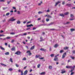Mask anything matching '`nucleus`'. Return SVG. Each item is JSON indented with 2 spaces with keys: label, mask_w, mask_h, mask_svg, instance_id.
Masks as SVG:
<instances>
[{
  "label": "nucleus",
  "mask_w": 75,
  "mask_h": 75,
  "mask_svg": "<svg viewBox=\"0 0 75 75\" xmlns=\"http://www.w3.org/2000/svg\"><path fill=\"white\" fill-rule=\"evenodd\" d=\"M66 55H67V53L65 52L64 53H63V54L62 55V59H64Z\"/></svg>",
  "instance_id": "obj_1"
},
{
  "label": "nucleus",
  "mask_w": 75,
  "mask_h": 75,
  "mask_svg": "<svg viewBox=\"0 0 75 75\" xmlns=\"http://www.w3.org/2000/svg\"><path fill=\"white\" fill-rule=\"evenodd\" d=\"M9 20V21H15V20H16V19H14V17H12L10 18Z\"/></svg>",
  "instance_id": "obj_2"
},
{
  "label": "nucleus",
  "mask_w": 75,
  "mask_h": 75,
  "mask_svg": "<svg viewBox=\"0 0 75 75\" xmlns=\"http://www.w3.org/2000/svg\"><path fill=\"white\" fill-rule=\"evenodd\" d=\"M45 17H47V18H52V16H50L49 15H46L45 16Z\"/></svg>",
  "instance_id": "obj_3"
},
{
  "label": "nucleus",
  "mask_w": 75,
  "mask_h": 75,
  "mask_svg": "<svg viewBox=\"0 0 75 75\" xmlns=\"http://www.w3.org/2000/svg\"><path fill=\"white\" fill-rule=\"evenodd\" d=\"M66 68H67L68 69H72V66H67L66 67Z\"/></svg>",
  "instance_id": "obj_4"
},
{
  "label": "nucleus",
  "mask_w": 75,
  "mask_h": 75,
  "mask_svg": "<svg viewBox=\"0 0 75 75\" xmlns=\"http://www.w3.org/2000/svg\"><path fill=\"white\" fill-rule=\"evenodd\" d=\"M60 3L61 1H58L56 3V4L54 5V6H55V7L57 6Z\"/></svg>",
  "instance_id": "obj_5"
},
{
  "label": "nucleus",
  "mask_w": 75,
  "mask_h": 75,
  "mask_svg": "<svg viewBox=\"0 0 75 75\" xmlns=\"http://www.w3.org/2000/svg\"><path fill=\"white\" fill-rule=\"evenodd\" d=\"M30 50H28L27 52V53H28L29 54V56H30V55H31V52H30Z\"/></svg>",
  "instance_id": "obj_6"
},
{
  "label": "nucleus",
  "mask_w": 75,
  "mask_h": 75,
  "mask_svg": "<svg viewBox=\"0 0 75 75\" xmlns=\"http://www.w3.org/2000/svg\"><path fill=\"white\" fill-rule=\"evenodd\" d=\"M20 54H21V52L19 51H17L15 53V54H16V55H20Z\"/></svg>",
  "instance_id": "obj_7"
},
{
  "label": "nucleus",
  "mask_w": 75,
  "mask_h": 75,
  "mask_svg": "<svg viewBox=\"0 0 75 75\" xmlns=\"http://www.w3.org/2000/svg\"><path fill=\"white\" fill-rule=\"evenodd\" d=\"M27 73H28V71L26 70L24 71L23 73V75H26L27 74Z\"/></svg>",
  "instance_id": "obj_8"
},
{
  "label": "nucleus",
  "mask_w": 75,
  "mask_h": 75,
  "mask_svg": "<svg viewBox=\"0 0 75 75\" xmlns=\"http://www.w3.org/2000/svg\"><path fill=\"white\" fill-rule=\"evenodd\" d=\"M62 72H61V74H64V73H65L66 72V71H64V70H62Z\"/></svg>",
  "instance_id": "obj_9"
},
{
  "label": "nucleus",
  "mask_w": 75,
  "mask_h": 75,
  "mask_svg": "<svg viewBox=\"0 0 75 75\" xmlns=\"http://www.w3.org/2000/svg\"><path fill=\"white\" fill-rule=\"evenodd\" d=\"M11 51H16V47H13L11 48Z\"/></svg>",
  "instance_id": "obj_10"
},
{
  "label": "nucleus",
  "mask_w": 75,
  "mask_h": 75,
  "mask_svg": "<svg viewBox=\"0 0 75 75\" xmlns=\"http://www.w3.org/2000/svg\"><path fill=\"white\" fill-rule=\"evenodd\" d=\"M34 48H35V46L34 45L30 48V50H34Z\"/></svg>",
  "instance_id": "obj_11"
},
{
  "label": "nucleus",
  "mask_w": 75,
  "mask_h": 75,
  "mask_svg": "<svg viewBox=\"0 0 75 75\" xmlns=\"http://www.w3.org/2000/svg\"><path fill=\"white\" fill-rule=\"evenodd\" d=\"M27 35V33H23L22 34H21V36H23V35Z\"/></svg>",
  "instance_id": "obj_12"
},
{
  "label": "nucleus",
  "mask_w": 75,
  "mask_h": 75,
  "mask_svg": "<svg viewBox=\"0 0 75 75\" xmlns=\"http://www.w3.org/2000/svg\"><path fill=\"white\" fill-rule=\"evenodd\" d=\"M31 26H33V25H32V24H31L30 25H27V27H31Z\"/></svg>",
  "instance_id": "obj_13"
},
{
  "label": "nucleus",
  "mask_w": 75,
  "mask_h": 75,
  "mask_svg": "<svg viewBox=\"0 0 75 75\" xmlns=\"http://www.w3.org/2000/svg\"><path fill=\"white\" fill-rule=\"evenodd\" d=\"M66 6L68 7H71L72 6L71 4H67Z\"/></svg>",
  "instance_id": "obj_14"
},
{
  "label": "nucleus",
  "mask_w": 75,
  "mask_h": 75,
  "mask_svg": "<svg viewBox=\"0 0 75 75\" xmlns=\"http://www.w3.org/2000/svg\"><path fill=\"white\" fill-rule=\"evenodd\" d=\"M69 48V47H64V50H68Z\"/></svg>",
  "instance_id": "obj_15"
},
{
  "label": "nucleus",
  "mask_w": 75,
  "mask_h": 75,
  "mask_svg": "<svg viewBox=\"0 0 75 75\" xmlns=\"http://www.w3.org/2000/svg\"><path fill=\"white\" fill-rule=\"evenodd\" d=\"M1 65H2V66H3L4 67H7V65H5L4 64H3L1 63Z\"/></svg>",
  "instance_id": "obj_16"
},
{
  "label": "nucleus",
  "mask_w": 75,
  "mask_h": 75,
  "mask_svg": "<svg viewBox=\"0 0 75 75\" xmlns=\"http://www.w3.org/2000/svg\"><path fill=\"white\" fill-rule=\"evenodd\" d=\"M70 17L71 18H74V15L72 14H70Z\"/></svg>",
  "instance_id": "obj_17"
},
{
  "label": "nucleus",
  "mask_w": 75,
  "mask_h": 75,
  "mask_svg": "<svg viewBox=\"0 0 75 75\" xmlns=\"http://www.w3.org/2000/svg\"><path fill=\"white\" fill-rule=\"evenodd\" d=\"M0 49H1V50H5V49L4 48H3V47H2V46H0Z\"/></svg>",
  "instance_id": "obj_18"
},
{
  "label": "nucleus",
  "mask_w": 75,
  "mask_h": 75,
  "mask_svg": "<svg viewBox=\"0 0 75 75\" xmlns=\"http://www.w3.org/2000/svg\"><path fill=\"white\" fill-rule=\"evenodd\" d=\"M54 61H57V60H58V57H56V58H54Z\"/></svg>",
  "instance_id": "obj_19"
},
{
  "label": "nucleus",
  "mask_w": 75,
  "mask_h": 75,
  "mask_svg": "<svg viewBox=\"0 0 75 75\" xmlns=\"http://www.w3.org/2000/svg\"><path fill=\"white\" fill-rule=\"evenodd\" d=\"M5 54L6 55H9V52H6L5 53Z\"/></svg>",
  "instance_id": "obj_20"
},
{
  "label": "nucleus",
  "mask_w": 75,
  "mask_h": 75,
  "mask_svg": "<svg viewBox=\"0 0 75 75\" xmlns=\"http://www.w3.org/2000/svg\"><path fill=\"white\" fill-rule=\"evenodd\" d=\"M40 75H45V72H43L41 73H40Z\"/></svg>",
  "instance_id": "obj_21"
},
{
  "label": "nucleus",
  "mask_w": 75,
  "mask_h": 75,
  "mask_svg": "<svg viewBox=\"0 0 75 75\" xmlns=\"http://www.w3.org/2000/svg\"><path fill=\"white\" fill-rule=\"evenodd\" d=\"M71 32H72V31H75V30L73 28H72L70 29Z\"/></svg>",
  "instance_id": "obj_22"
},
{
  "label": "nucleus",
  "mask_w": 75,
  "mask_h": 75,
  "mask_svg": "<svg viewBox=\"0 0 75 75\" xmlns=\"http://www.w3.org/2000/svg\"><path fill=\"white\" fill-rule=\"evenodd\" d=\"M40 56H41L40 55H38H38H36L35 56V58H39V57H40Z\"/></svg>",
  "instance_id": "obj_23"
},
{
  "label": "nucleus",
  "mask_w": 75,
  "mask_h": 75,
  "mask_svg": "<svg viewBox=\"0 0 75 75\" xmlns=\"http://www.w3.org/2000/svg\"><path fill=\"white\" fill-rule=\"evenodd\" d=\"M60 16H61L62 17H64V14H63V13H62L61 14H60Z\"/></svg>",
  "instance_id": "obj_24"
},
{
  "label": "nucleus",
  "mask_w": 75,
  "mask_h": 75,
  "mask_svg": "<svg viewBox=\"0 0 75 75\" xmlns=\"http://www.w3.org/2000/svg\"><path fill=\"white\" fill-rule=\"evenodd\" d=\"M17 14H21V13H20V11H17Z\"/></svg>",
  "instance_id": "obj_25"
},
{
  "label": "nucleus",
  "mask_w": 75,
  "mask_h": 75,
  "mask_svg": "<svg viewBox=\"0 0 75 75\" xmlns=\"http://www.w3.org/2000/svg\"><path fill=\"white\" fill-rule=\"evenodd\" d=\"M71 69V71H70V72H73V71L74 70V69Z\"/></svg>",
  "instance_id": "obj_26"
},
{
  "label": "nucleus",
  "mask_w": 75,
  "mask_h": 75,
  "mask_svg": "<svg viewBox=\"0 0 75 75\" xmlns=\"http://www.w3.org/2000/svg\"><path fill=\"white\" fill-rule=\"evenodd\" d=\"M17 23L18 24H20L21 23L20 21H17Z\"/></svg>",
  "instance_id": "obj_27"
},
{
  "label": "nucleus",
  "mask_w": 75,
  "mask_h": 75,
  "mask_svg": "<svg viewBox=\"0 0 75 75\" xmlns=\"http://www.w3.org/2000/svg\"><path fill=\"white\" fill-rule=\"evenodd\" d=\"M21 34H19V35H16L15 36V37H19V36H20V35H21Z\"/></svg>",
  "instance_id": "obj_28"
},
{
  "label": "nucleus",
  "mask_w": 75,
  "mask_h": 75,
  "mask_svg": "<svg viewBox=\"0 0 75 75\" xmlns=\"http://www.w3.org/2000/svg\"><path fill=\"white\" fill-rule=\"evenodd\" d=\"M70 57L72 59H75V57H73L71 56H70Z\"/></svg>",
  "instance_id": "obj_29"
},
{
  "label": "nucleus",
  "mask_w": 75,
  "mask_h": 75,
  "mask_svg": "<svg viewBox=\"0 0 75 75\" xmlns=\"http://www.w3.org/2000/svg\"><path fill=\"white\" fill-rule=\"evenodd\" d=\"M52 24H53V23H50L48 24V26H50V25H52Z\"/></svg>",
  "instance_id": "obj_30"
},
{
  "label": "nucleus",
  "mask_w": 75,
  "mask_h": 75,
  "mask_svg": "<svg viewBox=\"0 0 75 75\" xmlns=\"http://www.w3.org/2000/svg\"><path fill=\"white\" fill-rule=\"evenodd\" d=\"M54 47V48H57V47H58V45L57 44L55 45Z\"/></svg>",
  "instance_id": "obj_31"
},
{
  "label": "nucleus",
  "mask_w": 75,
  "mask_h": 75,
  "mask_svg": "<svg viewBox=\"0 0 75 75\" xmlns=\"http://www.w3.org/2000/svg\"><path fill=\"white\" fill-rule=\"evenodd\" d=\"M40 66H41V65L40 64H39L38 65L37 67L38 68H40Z\"/></svg>",
  "instance_id": "obj_32"
},
{
  "label": "nucleus",
  "mask_w": 75,
  "mask_h": 75,
  "mask_svg": "<svg viewBox=\"0 0 75 75\" xmlns=\"http://www.w3.org/2000/svg\"><path fill=\"white\" fill-rule=\"evenodd\" d=\"M9 60L11 62H12V63L13 62V59L11 58H10Z\"/></svg>",
  "instance_id": "obj_33"
},
{
  "label": "nucleus",
  "mask_w": 75,
  "mask_h": 75,
  "mask_svg": "<svg viewBox=\"0 0 75 75\" xmlns=\"http://www.w3.org/2000/svg\"><path fill=\"white\" fill-rule=\"evenodd\" d=\"M42 3V1H41L40 3L38 4V6H40V5H41V4Z\"/></svg>",
  "instance_id": "obj_34"
},
{
  "label": "nucleus",
  "mask_w": 75,
  "mask_h": 75,
  "mask_svg": "<svg viewBox=\"0 0 75 75\" xmlns=\"http://www.w3.org/2000/svg\"><path fill=\"white\" fill-rule=\"evenodd\" d=\"M69 14V12H67L64 13V15H67V14Z\"/></svg>",
  "instance_id": "obj_35"
},
{
  "label": "nucleus",
  "mask_w": 75,
  "mask_h": 75,
  "mask_svg": "<svg viewBox=\"0 0 75 75\" xmlns=\"http://www.w3.org/2000/svg\"><path fill=\"white\" fill-rule=\"evenodd\" d=\"M11 35H14L15 34V33L12 32L10 33Z\"/></svg>",
  "instance_id": "obj_36"
},
{
  "label": "nucleus",
  "mask_w": 75,
  "mask_h": 75,
  "mask_svg": "<svg viewBox=\"0 0 75 75\" xmlns=\"http://www.w3.org/2000/svg\"><path fill=\"white\" fill-rule=\"evenodd\" d=\"M26 59V58L25 57H24L22 59L23 61H25Z\"/></svg>",
  "instance_id": "obj_37"
},
{
  "label": "nucleus",
  "mask_w": 75,
  "mask_h": 75,
  "mask_svg": "<svg viewBox=\"0 0 75 75\" xmlns=\"http://www.w3.org/2000/svg\"><path fill=\"white\" fill-rule=\"evenodd\" d=\"M49 69H51L52 68V67L51 66H50L49 67Z\"/></svg>",
  "instance_id": "obj_38"
},
{
  "label": "nucleus",
  "mask_w": 75,
  "mask_h": 75,
  "mask_svg": "<svg viewBox=\"0 0 75 75\" xmlns=\"http://www.w3.org/2000/svg\"><path fill=\"white\" fill-rule=\"evenodd\" d=\"M42 13H43V12L39 11L38 12V14H42Z\"/></svg>",
  "instance_id": "obj_39"
},
{
  "label": "nucleus",
  "mask_w": 75,
  "mask_h": 75,
  "mask_svg": "<svg viewBox=\"0 0 75 75\" xmlns=\"http://www.w3.org/2000/svg\"><path fill=\"white\" fill-rule=\"evenodd\" d=\"M9 70L10 71H13V69L12 68H9Z\"/></svg>",
  "instance_id": "obj_40"
},
{
  "label": "nucleus",
  "mask_w": 75,
  "mask_h": 75,
  "mask_svg": "<svg viewBox=\"0 0 75 75\" xmlns=\"http://www.w3.org/2000/svg\"><path fill=\"white\" fill-rule=\"evenodd\" d=\"M5 1L4 0H0V2H4Z\"/></svg>",
  "instance_id": "obj_41"
},
{
  "label": "nucleus",
  "mask_w": 75,
  "mask_h": 75,
  "mask_svg": "<svg viewBox=\"0 0 75 75\" xmlns=\"http://www.w3.org/2000/svg\"><path fill=\"white\" fill-rule=\"evenodd\" d=\"M51 57H54V54H52L51 55H50Z\"/></svg>",
  "instance_id": "obj_42"
},
{
  "label": "nucleus",
  "mask_w": 75,
  "mask_h": 75,
  "mask_svg": "<svg viewBox=\"0 0 75 75\" xmlns=\"http://www.w3.org/2000/svg\"><path fill=\"white\" fill-rule=\"evenodd\" d=\"M40 50H41V51H45V50L42 48L40 49Z\"/></svg>",
  "instance_id": "obj_43"
},
{
  "label": "nucleus",
  "mask_w": 75,
  "mask_h": 75,
  "mask_svg": "<svg viewBox=\"0 0 75 75\" xmlns=\"http://www.w3.org/2000/svg\"><path fill=\"white\" fill-rule=\"evenodd\" d=\"M2 8L3 10H6V8H4V7H3Z\"/></svg>",
  "instance_id": "obj_44"
},
{
  "label": "nucleus",
  "mask_w": 75,
  "mask_h": 75,
  "mask_svg": "<svg viewBox=\"0 0 75 75\" xmlns=\"http://www.w3.org/2000/svg\"><path fill=\"white\" fill-rule=\"evenodd\" d=\"M63 51V50H62L60 51V53H62Z\"/></svg>",
  "instance_id": "obj_45"
},
{
  "label": "nucleus",
  "mask_w": 75,
  "mask_h": 75,
  "mask_svg": "<svg viewBox=\"0 0 75 75\" xmlns=\"http://www.w3.org/2000/svg\"><path fill=\"white\" fill-rule=\"evenodd\" d=\"M46 21H47V22H48V21H50V19H49L48 18H47L46 19Z\"/></svg>",
  "instance_id": "obj_46"
},
{
  "label": "nucleus",
  "mask_w": 75,
  "mask_h": 75,
  "mask_svg": "<svg viewBox=\"0 0 75 75\" xmlns=\"http://www.w3.org/2000/svg\"><path fill=\"white\" fill-rule=\"evenodd\" d=\"M9 14H10V13H7L6 14V16H8L9 15Z\"/></svg>",
  "instance_id": "obj_47"
},
{
  "label": "nucleus",
  "mask_w": 75,
  "mask_h": 75,
  "mask_svg": "<svg viewBox=\"0 0 75 75\" xmlns=\"http://www.w3.org/2000/svg\"><path fill=\"white\" fill-rule=\"evenodd\" d=\"M31 33H32V34H35V33H34V32H32Z\"/></svg>",
  "instance_id": "obj_48"
},
{
  "label": "nucleus",
  "mask_w": 75,
  "mask_h": 75,
  "mask_svg": "<svg viewBox=\"0 0 75 75\" xmlns=\"http://www.w3.org/2000/svg\"><path fill=\"white\" fill-rule=\"evenodd\" d=\"M71 62V59H70L68 60V62Z\"/></svg>",
  "instance_id": "obj_49"
},
{
  "label": "nucleus",
  "mask_w": 75,
  "mask_h": 75,
  "mask_svg": "<svg viewBox=\"0 0 75 75\" xmlns=\"http://www.w3.org/2000/svg\"><path fill=\"white\" fill-rule=\"evenodd\" d=\"M16 67H19V65L17 64H16Z\"/></svg>",
  "instance_id": "obj_50"
},
{
  "label": "nucleus",
  "mask_w": 75,
  "mask_h": 75,
  "mask_svg": "<svg viewBox=\"0 0 75 75\" xmlns=\"http://www.w3.org/2000/svg\"><path fill=\"white\" fill-rule=\"evenodd\" d=\"M69 20L70 21H72V20H74V18H70Z\"/></svg>",
  "instance_id": "obj_51"
},
{
  "label": "nucleus",
  "mask_w": 75,
  "mask_h": 75,
  "mask_svg": "<svg viewBox=\"0 0 75 75\" xmlns=\"http://www.w3.org/2000/svg\"><path fill=\"white\" fill-rule=\"evenodd\" d=\"M65 1H63L62 2V4H63V5H64L65 4Z\"/></svg>",
  "instance_id": "obj_52"
},
{
  "label": "nucleus",
  "mask_w": 75,
  "mask_h": 75,
  "mask_svg": "<svg viewBox=\"0 0 75 75\" xmlns=\"http://www.w3.org/2000/svg\"><path fill=\"white\" fill-rule=\"evenodd\" d=\"M44 58V57H41V58H39V59H43Z\"/></svg>",
  "instance_id": "obj_53"
},
{
  "label": "nucleus",
  "mask_w": 75,
  "mask_h": 75,
  "mask_svg": "<svg viewBox=\"0 0 75 75\" xmlns=\"http://www.w3.org/2000/svg\"><path fill=\"white\" fill-rule=\"evenodd\" d=\"M14 42V40H12L11 41V42H12V43H13Z\"/></svg>",
  "instance_id": "obj_54"
},
{
  "label": "nucleus",
  "mask_w": 75,
  "mask_h": 75,
  "mask_svg": "<svg viewBox=\"0 0 75 75\" xmlns=\"http://www.w3.org/2000/svg\"><path fill=\"white\" fill-rule=\"evenodd\" d=\"M42 22L43 23H44L45 22V21H44V19H43V20H42Z\"/></svg>",
  "instance_id": "obj_55"
},
{
  "label": "nucleus",
  "mask_w": 75,
  "mask_h": 75,
  "mask_svg": "<svg viewBox=\"0 0 75 75\" xmlns=\"http://www.w3.org/2000/svg\"><path fill=\"white\" fill-rule=\"evenodd\" d=\"M6 39H10V37H7L6 38Z\"/></svg>",
  "instance_id": "obj_56"
},
{
  "label": "nucleus",
  "mask_w": 75,
  "mask_h": 75,
  "mask_svg": "<svg viewBox=\"0 0 75 75\" xmlns=\"http://www.w3.org/2000/svg\"><path fill=\"white\" fill-rule=\"evenodd\" d=\"M11 1V0L10 1H8L7 2L8 4H10V3Z\"/></svg>",
  "instance_id": "obj_57"
},
{
  "label": "nucleus",
  "mask_w": 75,
  "mask_h": 75,
  "mask_svg": "<svg viewBox=\"0 0 75 75\" xmlns=\"http://www.w3.org/2000/svg\"><path fill=\"white\" fill-rule=\"evenodd\" d=\"M50 10H49V9L47 10L46 11V12H47V13H48V12H50Z\"/></svg>",
  "instance_id": "obj_58"
},
{
  "label": "nucleus",
  "mask_w": 75,
  "mask_h": 75,
  "mask_svg": "<svg viewBox=\"0 0 75 75\" xmlns=\"http://www.w3.org/2000/svg\"><path fill=\"white\" fill-rule=\"evenodd\" d=\"M74 74V72H71V74L70 75H73V74Z\"/></svg>",
  "instance_id": "obj_59"
},
{
  "label": "nucleus",
  "mask_w": 75,
  "mask_h": 75,
  "mask_svg": "<svg viewBox=\"0 0 75 75\" xmlns=\"http://www.w3.org/2000/svg\"><path fill=\"white\" fill-rule=\"evenodd\" d=\"M13 9H14V10H16V7H13Z\"/></svg>",
  "instance_id": "obj_60"
},
{
  "label": "nucleus",
  "mask_w": 75,
  "mask_h": 75,
  "mask_svg": "<svg viewBox=\"0 0 75 75\" xmlns=\"http://www.w3.org/2000/svg\"><path fill=\"white\" fill-rule=\"evenodd\" d=\"M36 29V28H33V30H35Z\"/></svg>",
  "instance_id": "obj_61"
},
{
  "label": "nucleus",
  "mask_w": 75,
  "mask_h": 75,
  "mask_svg": "<svg viewBox=\"0 0 75 75\" xmlns=\"http://www.w3.org/2000/svg\"><path fill=\"white\" fill-rule=\"evenodd\" d=\"M72 52H73V54H75V50H73L72 51Z\"/></svg>",
  "instance_id": "obj_62"
},
{
  "label": "nucleus",
  "mask_w": 75,
  "mask_h": 75,
  "mask_svg": "<svg viewBox=\"0 0 75 75\" xmlns=\"http://www.w3.org/2000/svg\"><path fill=\"white\" fill-rule=\"evenodd\" d=\"M49 50L50 51H51V47H50Z\"/></svg>",
  "instance_id": "obj_63"
},
{
  "label": "nucleus",
  "mask_w": 75,
  "mask_h": 75,
  "mask_svg": "<svg viewBox=\"0 0 75 75\" xmlns=\"http://www.w3.org/2000/svg\"><path fill=\"white\" fill-rule=\"evenodd\" d=\"M74 68H75V66H74L73 67H72V69H74Z\"/></svg>",
  "instance_id": "obj_64"
}]
</instances>
